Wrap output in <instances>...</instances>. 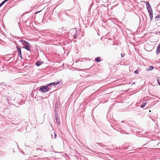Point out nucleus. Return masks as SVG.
<instances>
[{"label":"nucleus","instance_id":"f257e3e1","mask_svg":"<svg viewBox=\"0 0 160 160\" xmlns=\"http://www.w3.org/2000/svg\"><path fill=\"white\" fill-rule=\"evenodd\" d=\"M20 42L23 45V48L29 51H30L31 48V46L28 42H27L26 41L23 40H20Z\"/></svg>","mask_w":160,"mask_h":160},{"label":"nucleus","instance_id":"f03ea898","mask_svg":"<svg viewBox=\"0 0 160 160\" xmlns=\"http://www.w3.org/2000/svg\"><path fill=\"white\" fill-rule=\"evenodd\" d=\"M40 89L42 92H45L49 90V88L47 86H44L40 88Z\"/></svg>","mask_w":160,"mask_h":160},{"label":"nucleus","instance_id":"7ed1b4c3","mask_svg":"<svg viewBox=\"0 0 160 160\" xmlns=\"http://www.w3.org/2000/svg\"><path fill=\"white\" fill-rule=\"evenodd\" d=\"M17 51L18 52V54L19 56L22 59V53H21V49L17 47Z\"/></svg>","mask_w":160,"mask_h":160},{"label":"nucleus","instance_id":"20e7f679","mask_svg":"<svg viewBox=\"0 0 160 160\" xmlns=\"http://www.w3.org/2000/svg\"><path fill=\"white\" fill-rule=\"evenodd\" d=\"M146 3V4L147 8L148 11L152 10V9L151 8V7L150 5L149 4V3L148 2H147Z\"/></svg>","mask_w":160,"mask_h":160},{"label":"nucleus","instance_id":"39448f33","mask_svg":"<svg viewBox=\"0 0 160 160\" xmlns=\"http://www.w3.org/2000/svg\"><path fill=\"white\" fill-rule=\"evenodd\" d=\"M149 13V16L151 20H152L153 18V14L152 10H150V11H148Z\"/></svg>","mask_w":160,"mask_h":160},{"label":"nucleus","instance_id":"423d86ee","mask_svg":"<svg viewBox=\"0 0 160 160\" xmlns=\"http://www.w3.org/2000/svg\"><path fill=\"white\" fill-rule=\"evenodd\" d=\"M59 83V82H52V83H49V84H48L47 85V86H50L51 85H57Z\"/></svg>","mask_w":160,"mask_h":160},{"label":"nucleus","instance_id":"0eeeda50","mask_svg":"<svg viewBox=\"0 0 160 160\" xmlns=\"http://www.w3.org/2000/svg\"><path fill=\"white\" fill-rule=\"evenodd\" d=\"M43 63V62L42 61H38L37 62V63H36V65L38 66H39L41 65Z\"/></svg>","mask_w":160,"mask_h":160},{"label":"nucleus","instance_id":"6e6552de","mask_svg":"<svg viewBox=\"0 0 160 160\" xmlns=\"http://www.w3.org/2000/svg\"><path fill=\"white\" fill-rule=\"evenodd\" d=\"M156 52L158 54L160 52V44L158 45L157 48Z\"/></svg>","mask_w":160,"mask_h":160},{"label":"nucleus","instance_id":"1a4fd4ad","mask_svg":"<svg viewBox=\"0 0 160 160\" xmlns=\"http://www.w3.org/2000/svg\"><path fill=\"white\" fill-rule=\"evenodd\" d=\"M147 103L146 102H143L141 104V107L142 108H143L146 105V104H147Z\"/></svg>","mask_w":160,"mask_h":160},{"label":"nucleus","instance_id":"9d476101","mask_svg":"<svg viewBox=\"0 0 160 160\" xmlns=\"http://www.w3.org/2000/svg\"><path fill=\"white\" fill-rule=\"evenodd\" d=\"M95 60L97 62H99L100 60H101V59H100V58L99 57H97V58H96L95 59Z\"/></svg>","mask_w":160,"mask_h":160},{"label":"nucleus","instance_id":"9b49d317","mask_svg":"<svg viewBox=\"0 0 160 160\" xmlns=\"http://www.w3.org/2000/svg\"><path fill=\"white\" fill-rule=\"evenodd\" d=\"M154 68L152 66H150L147 69L148 71L151 70L153 69Z\"/></svg>","mask_w":160,"mask_h":160},{"label":"nucleus","instance_id":"f8f14e48","mask_svg":"<svg viewBox=\"0 0 160 160\" xmlns=\"http://www.w3.org/2000/svg\"><path fill=\"white\" fill-rule=\"evenodd\" d=\"M9 0H4V1L2 2V3L3 4L5 3L6 2Z\"/></svg>","mask_w":160,"mask_h":160},{"label":"nucleus","instance_id":"ddd939ff","mask_svg":"<svg viewBox=\"0 0 160 160\" xmlns=\"http://www.w3.org/2000/svg\"><path fill=\"white\" fill-rule=\"evenodd\" d=\"M134 73L135 74H138V70H136L134 72Z\"/></svg>","mask_w":160,"mask_h":160},{"label":"nucleus","instance_id":"4468645a","mask_svg":"<svg viewBox=\"0 0 160 160\" xmlns=\"http://www.w3.org/2000/svg\"><path fill=\"white\" fill-rule=\"evenodd\" d=\"M156 18H160V15H158L156 16Z\"/></svg>","mask_w":160,"mask_h":160},{"label":"nucleus","instance_id":"2eb2a0df","mask_svg":"<svg viewBox=\"0 0 160 160\" xmlns=\"http://www.w3.org/2000/svg\"><path fill=\"white\" fill-rule=\"evenodd\" d=\"M160 80V79H159V80H157V81L158 82V84H159V85L160 86V82L159 81V80Z\"/></svg>","mask_w":160,"mask_h":160},{"label":"nucleus","instance_id":"dca6fc26","mask_svg":"<svg viewBox=\"0 0 160 160\" xmlns=\"http://www.w3.org/2000/svg\"><path fill=\"white\" fill-rule=\"evenodd\" d=\"M160 80V79H159V80H157V81L158 82V84H159V85L160 86V82L159 81V80Z\"/></svg>","mask_w":160,"mask_h":160},{"label":"nucleus","instance_id":"f3484780","mask_svg":"<svg viewBox=\"0 0 160 160\" xmlns=\"http://www.w3.org/2000/svg\"><path fill=\"white\" fill-rule=\"evenodd\" d=\"M77 35H76V34L74 36V38L75 39H76V37H77Z\"/></svg>","mask_w":160,"mask_h":160},{"label":"nucleus","instance_id":"a211bd4d","mask_svg":"<svg viewBox=\"0 0 160 160\" xmlns=\"http://www.w3.org/2000/svg\"><path fill=\"white\" fill-rule=\"evenodd\" d=\"M3 4L2 3H1V4H0V7L3 5Z\"/></svg>","mask_w":160,"mask_h":160},{"label":"nucleus","instance_id":"6ab92c4d","mask_svg":"<svg viewBox=\"0 0 160 160\" xmlns=\"http://www.w3.org/2000/svg\"><path fill=\"white\" fill-rule=\"evenodd\" d=\"M121 56L122 57H124V55H122V54L121 53Z\"/></svg>","mask_w":160,"mask_h":160},{"label":"nucleus","instance_id":"aec40b11","mask_svg":"<svg viewBox=\"0 0 160 160\" xmlns=\"http://www.w3.org/2000/svg\"><path fill=\"white\" fill-rule=\"evenodd\" d=\"M54 136H55V138L57 136V135L56 134H55V135H54Z\"/></svg>","mask_w":160,"mask_h":160},{"label":"nucleus","instance_id":"412c9836","mask_svg":"<svg viewBox=\"0 0 160 160\" xmlns=\"http://www.w3.org/2000/svg\"><path fill=\"white\" fill-rule=\"evenodd\" d=\"M149 112H151V110H149Z\"/></svg>","mask_w":160,"mask_h":160},{"label":"nucleus","instance_id":"4be33fe9","mask_svg":"<svg viewBox=\"0 0 160 160\" xmlns=\"http://www.w3.org/2000/svg\"><path fill=\"white\" fill-rule=\"evenodd\" d=\"M40 12V11H39L38 12H37V13H38V12Z\"/></svg>","mask_w":160,"mask_h":160}]
</instances>
